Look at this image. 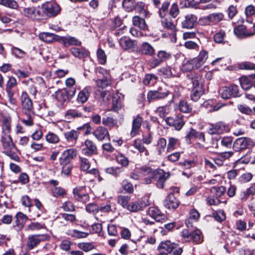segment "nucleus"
Here are the masks:
<instances>
[{
	"label": "nucleus",
	"instance_id": "1",
	"mask_svg": "<svg viewBox=\"0 0 255 255\" xmlns=\"http://www.w3.org/2000/svg\"><path fill=\"white\" fill-rule=\"evenodd\" d=\"M41 9L43 16L45 15L48 17H55L61 11L60 6L57 3L52 1L43 3L41 5Z\"/></svg>",
	"mask_w": 255,
	"mask_h": 255
},
{
	"label": "nucleus",
	"instance_id": "2",
	"mask_svg": "<svg viewBox=\"0 0 255 255\" xmlns=\"http://www.w3.org/2000/svg\"><path fill=\"white\" fill-rule=\"evenodd\" d=\"M21 14L25 17L32 20H39L43 17L41 7L31 6L23 8Z\"/></svg>",
	"mask_w": 255,
	"mask_h": 255
},
{
	"label": "nucleus",
	"instance_id": "3",
	"mask_svg": "<svg viewBox=\"0 0 255 255\" xmlns=\"http://www.w3.org/2000/svg\"><path fill=\"white\" fill-rule=\"evenodd\" d=\"M84 128H90L91 126L88 124H86L82 127H80L77 129H70L64 132V136L68 143H71L72 145H74L77 142L78 139L80 132L79 130H81Z\"/></svg>",
	"mask_w": 255,
	"mask_h": 255
},
{
	"label": "nucleus",
	"instance_id": "4",
	"mask_svg": "<svg viewBox=\"0 0 255 255\" xmlns=\"http://www.w3.org/2000/svg\"><path fill=\"white\" fill-rule=\"evenodd\" d=\"M20 99L23 115L29 116L30 114H33L34 111L32 102L29 98L26 92H23L22 93Z\"/></svg>",
	"mask_w": 255,
	"mask_h": 255
},
{
	"label": "nucleus",
	"instance_id": "5",
	"mask_svg": "<svg viewBox=\"0 0 255 255\" xmlns=\"http://www.w3.org/2000/svg\"><path fill=\"white\" fill-rule=\"evenodd\" d=\"M254 145L253 140L248 137H242L237 138L234 142L233 147L235 151H240Z\"/></svg>",
	"mask_w": 255,
	"mask_h": 255
},
{
	"label": "nucleus",
	"instance_id": "6",
	"mask_svg": "<svg viewBox=\"0 0 255 255\" xmlns=\"http://www.w3.org/2000/svg\"><path fill=\"white\" fill-rule=\"evenodd\" d=\"M48 239L49 237L46 234L31 235L27 238V246L29 250H32L41 242L45 241Z\"/></svg>",
	"mask_w": 255,
	"mask_h": 255
},
{
	"label": "nucleus",
	"instance_id": "7",
	"mask_svg": "<svg viewBox=\"0 0 255 255\" xmlns=\"http://www.w3.org/2000/svg\"><path fill=\"white\" fill-rule=\"evenodd\" d=\"M119 44L121 47L125 50L136 51L137 48V44L134 40L130 39L127 37H122L119 40Z\"/></svg>",
	"mask_w": 255,
	"mask_h": 255
},
{
	"label": "nucleus",
	"instance_id": "8",
	"mask_svg": "<svg viewBox=\"0 0 255 255\" xmlns=\"http://www.w3.org/2000/svg\"><path fill=\"white\" fill-rule=\"evenodd\" d=\"M229 130V127L224 123L220 122L210 126L208 132L210 134H221Z\"/></svg>",
	"mask_w": 255,
	"mask_h": 255
},
{
	"label": "nucleus",
	"instance_id": "9",
	"mask_svg": "<svg viewBox=\"0 0 255 255\" xmlns=\"http://www.w3.org/2000/svg\"><path fill=\"white\" fill-rule=\"evenodd\" d=\"M84 146L82 149L83 154L90 156L97 153V146L92 140L88 139L85 140Z\"/></svg>",
	"mask_w": 255,
	"mask_h": 255
},
{
	"label": "nucleus",
	"instance_id": "10",
	"mask_svg": "<svg viewBox=\"0 0 255 255\" xmlns=\"http://www.w3.org/2000/svg\"><path fill=\"white\" fill-rule=\"evenodd\" d=\"M77 155V150L70 148L64 151L60 157V163L62 165L68 164L71 160Z\"/></svg>",
	"mask_w": 255,
	"mask_h": 255
},
{
	"label": "nucleus",
	"instance_id": "11",
	"mask_svg": "<svg viewBox=\"0 0 255 255\" xmlns=\"http://www.w3.org/2000/svg\"><path fill=\"white\" fill-rule=\"evenodd\" d=\"M241 87L245 90H249L253 86L255 87V74L249 76H243L240 78Z\"/></svg>",
	"mask_w": 255,
	"mask_h": 255
},
{
	"label": "nucleus",
	"instance_id": "12",
	"mask_svg": "<svg viewBox=\"0 0 255 255\" xmlns=\"http://www.w3.org/2000/svg\"><path fill=\"white\" fill-rule=\"evenodd\" d=\"M166 123L171 127H173L177 130H180L184 125L181 115H178L175 118L168 117L165 120Z\"/></svg>",
	"mask_w": 255,
	"mask_h": 255
},
{
	"label": "nucleus",
	"instance_id": "13",
	"mask_svg": "<svg viewBox=\"0 0 255 255\" xmlns=\"http://www.w3.org/2000/svg\"><path fill=\"white\" fill-rule=\"evenodd\" d=\"M148 215L154 219L156 221L163 222L166 221L167 217L166 215L156 207H150L148 210Z\"/></svg>",
	"mask_w": 255,
	"mask_h": 255
},
{
	"label": "nucleus",
	"instance_id": "14",
	"mask_svg": "<svg viewBox=\"0 0 255 255\" xmlns=\"http://www.w3.org/2000/svg\"><path fill=\"white\" fill-rule=\"evenodd\" d=\"M149 205L148 201L144 199L132 202L128 208V210L131 212H136L142 210Z\"/></svg>",
	"mask_w": 255,
	"mask_h": 255
},
{
	"label": "nucleus",
	"instance_id": "15",
	"mask_svg": "<svg viewBox=\"0 0 255 255\" xmlns=\"http://www.w3.org/2000/svg\"><path fill=\"white\" fill-rule=\"evenodd\" d=\"M93 134L100 141H102L106 138L109 139L110 137L108 129L103 126L97 127L93 132Z\"/></svg>",
	"mask_w": 255,
	"mask_h": 255
},
{
	"label": "nucleus",
	"instance_id": "16",
	"mask_svg": "<svg viewBox=\"0 0 255 255\" xmlns=\"http://www.w3.org/2000/svg\"><path fill=\"white\" fill-rule=\"evenodd\" d=\"M164 206L169 209H175L179 205V201L175 197L173 192L170 193L164 201Z\"/></svg>",
	"mask_w": 255,
	"mask_h": 255
},
{
	"label": "nucleus",
	"instance_id": "17",
	"mask_svg": "<svg viewBox=\"0 0 255 255\" xmlns=\"http://www.w3.org/2000/svg\"><path fill=\"white\" fill-rule=\"evenodd\" d=\"M197 20V17L194 14H187L181 21V27L183 28L191 29L193 28Z\"/></svg>",
	"mask_w": 255,
	"mask_h": 255
},
{
	"label": "nucleus",
	"instance_id": "18",
	"mask_svg": "<svg viewBox=\"0 0 255 255\" xmlns=\"http://www.w3.org/2000/svg\"><path fill=\"white\" fill-rule=\"evenodd\" d=\"M143 122L142 118L139 115L133 117L132 128L130 132L131 137H134L138 134Z\"/></svg>",
	"mask_w": 255,
	"mask_h": 255
},
{
	"label": "nucleus",
	"instance_id": "19",
	"mask_svg": "<svg viewBox=\"0 0 255 255\" xmlns=\"http://www.w3.org/2000/svg\"><path fill=\"white\" fill-rule=\"evenodd\" d=\"M234 32L235 34L240 38H245L254 35V32L247 30L246 27L243 25H238L235 27Z\"/></svg>",
	"mask_w": 255,
	"mask_h": 255
},
{
	"label": "nucleus",
	"instance_id": "20",
	"mask_svg": "<svg viewBox=\"0 0 255 255\" xmlns=\"http://www.w3.org/2000/svg\"><path fill=\"white\" fill-rule=\"evenodd\" d=\"M59 42L62 43L65 47L71 45L80 46L81 42L74 37L70 36H59Z\"/></svg>",
	"mask_w": 255,
	"mask_h": 255
},
{
	"label": "nucleus",
	"instance_id": "21",
	"mask_svg": "<svg viewBox=\"0 0 255 255\" xmlns=\"http://www.w3.org/2000/svg\"><path fill=\"white\" fill-rule=\"evenodd\" d=\"M169 95L168 91H149L147 94V100L150 102L152 100L163 99Z\"/></svg>",
	"mask_w": 255,
	"mask_h": 255
},
{
	"label": "nucleus",
	"instance_id": "22",
	"mask_svg": "<svg viewBox=\"0 0 255 255\" xmlns=\"http://www.w3.org/2000/svg\"><path fill=\"white\" fill-rule=\"evenodd\" d=\"M207 58V52L203 50L200 52L199 55L197 57L192 59V63L194 64L195 69L200 68L205 63Z\"/></svg>",
	"mask_w": 255,
	"mask_h": 255
},
{
	"label": "nucleus",
	"instance_id": "23",
	"mask_svg": "<svg viewBox=\"0 0 255 255\" xmlns=\"http://www.w3.org/2000/svg\"><path fill=\"white\" fill-rule=\"evenodd\" d=\"M187 78L192 83L193 88H202V77L199 74L190 73L187 75Z\"/></svg>",
	"mask_w": 255,
	"mask_h": 255
},
{
	"label": "nucleus",
	"instance_id": "24",
	"mask_svg": "<svg viewBox=\"0 0 255 255\" xmlns=\"http://www.w3.org/2000/svg\"><path fill=\"white\" fill-rule=\"evenodd\" d=\"M59 36L49 32H41L38 35L40 40L47 43H51L55 41L59 42Z\"/></svg>",
	"mask_w": 255,
	"mask_h": 255
},
{
	"label": "nucleus",
	"instance_id": "25",
	"mask_svg": "<svg viewBox=\"0 0 255 255\" xmlns=\"http://www.w3.org/2000/svg\"><path fill=\"white\" fill-rule=\"evenodd\" d=\"M170 174L168 172H164L162 170L157 171V173L155 178L158 179L156 185L159 188H163L164 184L166 180L169 177Z\"/></svg>",
	"mask_w": 255,
	"mask_h": 255
},
{
	"label": "nucleus",
	"instance_id": "26",
	"mask_svg": "<svg viewBox=\"0 0 255 255\" xmlns=\"http://www.w3.org/2000/svg\"><path fill=\"white\" fill-rule=\"evenodd\" d=\"M139 51L141 54L149 56H152L155 54L154 48L146 42L142 43Z\"/></svg>",
	"mask_w": 255,
	"mask_h": 255
},
{
	"label": "nucleus",
	"instance_id": "27",
	"mask_svg": "<svg viewBox=\"0 0 255 255\" xmlns=\"http://www.w3.org/2000/svg\"><path fill=\"white\" fill-rule=\"evenodd\" d=\"M2 146L5 149L10 150L15 147L12 138L9 134H5L1 138Z\"/></svg>",
	"mask_w": 255,
	"mask_h": 255
},
{
	"label": "nucleus",
	"instance_id": "28",
	"mask_svg": "<svg viewBox=\"0 0 255 255\" xmlns=\"http://www.w3.org/2000/svg\"><path fill=\"white\" fill-rule=\"evenodd\" d=\"M72 54L75 57L83 58L88 56L89 52L85 48L72 47L70 49Z\"/></svg>",
	"mask_w": 255,
	"mask_h": 255
},
{
	"label": "nucleus",
	"instance_id": "29",
	"mask_svg": "<svg viewBox=\"0 0 255 255\" xmlns=\"http://www.w3.org/2000/svg\"><path fill=\"white\" fill-rule=\"evenodd\" d=\"M83 114L77 109H69L65 114V118L67 120L71 121L76 118H81Z\"/></svg>",
	"mask_w": 255,
	"mask_h": 255
},
{
	"label": "nucleus",
	"instance_id": "30",
	"mask_svg": "<svg viewBox=\"0 0 255 255\" xmlns=\"http://www.w3.org/2000/svg\"><path fill=\"white\" fill-rule=\"evenodd\" d=\"M90 95V89L89 88L86 87L81 91L77 98L78 102L81 104L85 103L88 99Z\"/></svg>",
	"mask_w": 255,
	"mask_h": 255
},
{
	"label": "nucleus",
	"instance_id": "31",
	"mask_svg": "<svg viewBox=\"0 0 255 255\" xmlns=\"http://www.w3.org/2000/svg\"><path fill=\"white\" fill-rule=\"evenodd\" d=\"M73 194L74 198L78 201L86 203L89 200L88 194L82 193L80 188H75L73 190Z\"/></svg>",
	"mask_w": 255,
	"mask_h": 255
},
{
	"label": "nucleus",
	"instance_id": "32",
	"mask_svg": "<svg viewBox=\"0 0 255 255\" xmlns=\"http://www.w3.org/2000/svg\"><path fill=\"white\" fill-rule=\"evenodd\" d=\"M224 15L221 13H213L205 17L204 19L208 22L218 23L223 20Z\"/></svg>",
	"mask_w": 255,
	"mask_h": 255
},
{
	"label": "nucleus",
	"instance_id": "33",
	"mask_svg": "<svg viewBox=\"0 0 255 255\" xmlns=\"http://www.w3.org/2000/svg\"><path fill=\"white\" fill-rule=\"evenodd\" d=\"M133 147L136 149L140 154V156L147 157L149 155L148 150L137 139H135L133 143Z\"/></svg>",
	"mask_w": 255,
	"mask_h": 255
},
{
	"label": "nucleus",
	"instance_id": "34",
	"mask_svg": "<svg viewBox=\"0 0 255 255\" xmlns=\"http://www.w3.org/2000/svg\"><path fill=\"white\" fill-rule=\"evenodd\" d=\"M174 245L169 241L162 242L158 246V250L159 251H166V253H170L174 249Z\"/></svg>",
	"mask_w": 255,
	"mask_h": 255
},
{
	"label": "nucleus",
	"instance_id": "35",
	"mask_svg": "<svg viewBox=\"0 0 255 255\" xmlns=\"http://www.w3.org/2000/svg\"><path fill=\"white\" fill-rule=\"evenodd\" d=\"M186 137L189 139L192 138H196L203 142H204L205 140V135L203 132L197 131L192 128L187 133Z\"/></svg>",
	"mask_w": 255,
	"mask_h": 255
},
{
	"label": "nucleus",
	"instance_id": "36",
	"mask_svg": "<svg viewBox=\"0 0 255 255\" xmlns=\"http://www.w3.org/2000/svg\"><path fill=\"white\" fill-rule=\"evenodd\" d=\"M95 95L97 97L101 99L102 101L105 103H108L111 99V94L108 91L98 89L95 92Z\"/></svg>",
	"mask_w": 255,
	"mask_h": 255
},
{
	"label": "nucleus",
	"instance_id": "37",
	"mask_svg": "<svg viewBox=\"0 0 255 255\" xmlns=\"http://www.w3.org/2000/svg\"><path fill=\"white\" fill-rule=\"evenodd\" d=\"M167 145V143L165 138L161 137L158 140L156 144V150L159 155H162L165 152Z\"/></svg>",
	"mask_w": 255,
	"mask_h": 255
},
{
	"label": "nucleus",
	"instance_id": "38",
	"mask_svg": "<svg viewBox=\"0 0 255 255\" xmlns=\"http://www.w3.org/2000/svg\"><path fill=\"white\" fill-rule=\"evenodd\" d=\"M135 9L143 17H148L150 16V13L147 10L146 6L141 2L137 3Z\"/></svg>",
	"mask_w": 255,
	"mask_h": 255
},
{
	"label": "nucleus",
	"instance_id": "39",
	"mask_svg": "<svg viewBox=\"0 0 255 255\" xmlns=\"http://www.w3.org/2000/svg\"><path fill=\"white\" fill-rule=\"evenodd\" d=\"M103 125L109 128H112L117 125V121L112 117L107 116L102 119Z\"/></svg>",
	"mask_w": 255,
	"mask_h": 255
},
{
	"label": "nucleus",
	"instance_id": "40",
	"mask_svg": "<svg viewBox=\"0 0 255 255\" xmlns=\"http://www.w3.org/2000/svg\"><path fill=\"white\" fill-rule=\"evenodd\" d=\"M132 23L134 26L138 27L141 29H146L147 25L144 18L139 16H134L132 17Z\"/></svg>",
	"mask_w": 255,
	"mask_h": 255
},
{
	"label": "nucleus",
	"instance_id": "41",
	"mask_svg": "<svg viewBox=\"0 0 255 255\" xmlns=\"http://www.w3.org/2000/svg\"><path fill=\"white\" fill-rule=\"evenodd\" d=\"M95 82L98 89H101V90L106 88L111 84V81L108 76L104 77L102 79H99L96 80Z\"/></svg>",
	"mask_w": 255,
	"mask_h": 255
},
{
	"label": "nucleus",
	"instance_id": "42",
	"mask_svg": "<svg viewBox=\"0 0 255 255\" xmlns=\"http://www.w3.org/2000/svg\"><path fill=\"white\" fill-rule=\"evenodd\" d=\"M67 94L64 89L59 90L55 92V97L56 100L62 104L68 99Z\"/></svg>",
	"mask_w": 255,
	"mask_h": 255
},
{
	"label": "nucleus",
	"instance_id": "43",
	"mask_svg": "<svg viewBox=\"0 0 255 255\" xmlns=\"http://www.w3.org/2000/svg\"><path fill=\"white\" fill-rule=\"evenodd\" d=\"M179 144V139L173 137H170L168 138V142L167 145V152H170L174 150Z\"/></svg>",
	"mask_w": 255,
	"mask_h": 255
},
{
	"label": "nucleus",
	"instance_id": "44",
	"mask_svg": "<svg viewBox=\"0 0 255 255\" xmlns=\"http://www.w3.org/2000/svg\"><path fill=\"white\" fill-rule=\"evenodd\" d=\"M45 228L44 224H42L38 222H33L27 225L25 230L26 231H34L45 229Z\"/></svg>",
	"mask_w": 255,
	"mask_h": 255
},
{
	"label": "nucleus",
	"instance_id": "45",
	"mask_svg": "<svg viewBox=\"0 0 255 255\" xmlns=\"http://www.w3.org/2000/svg\"><path fill=\"white\" fill-rule=\"evenodd\" d=\"M255 194V184H252L251 186L247 189V190L243 192V196L241 197L242 201H245L248 198L252 195L253 196Z\"/></svg>",
	"mask_w": 255,
	"mask_h": 255
},
{
	"label": "nucleus",
	"instance_id": "46",
	"mask_svg": "<svg viewBox=\"0 0 255 255\" xmlns=\"http://www.w3.org/2000/svg\"><path fill=\"white\" fill-rule=\"evenodd\" d=\"M105 171L106 173L111 174L115 176H118L121 173L123 172L124 169L122 167H111L107 168L105 169Z\"/></svg>",
	"mask_w": 255,
	"mask_h": 255
},
{
	"label": "nucleus",
	"instance_id": "47",
	"mask_svg": "<svg viewBox=\"0 0 255 255\" xmlns=\"http://www.w3.org/2000/svg\"><path fill=\"white\" fill-rule=\"evenodd\" d=\"M0 4L14 9L18 7V3L14 0H0Z\"/></svg>",
	"mask_w": 255,
	"mask_h": 255
},
{
	"label": "nucleus",
	"instance_id": "48",
	"mask_svg": "<svg viewBox=\"0 0 255 255\" xmlns=\"http://www.w3.org/2000/svg\"><path fill=\"white\" fill-rule=\"evenodd\" d=\"M130 200V197L128 196H119L118 197L117 202L118 204L121 205L124 208L128 210V208L129 204H128Z\"/></svg>",
	"mask_w": 255,
	"mask_h": 255
},
{
	"label": "nucleus",
	"instance_id": "49",
	"mask_svg": "<svg viewBox=\"0 0 255 255\" xmlns=\"http://www.w3.org/2000/svg\"><path fill=\"white\" fill-rule=\"evenodd\" d=\"M203 94V90L202 88H193L192 93L191 94V99L193 101L196 102L200 98Z\"/></svg>",
	"mask_w": 255,
	"mask_h": 255
},
{
	"label": "nucleus",
	"instance_id": "50",
	"mask_svg": "<svg viewBox=\"0 0 255 255\" xmlns=\"http://www.w3.org/2000/svg\"><path fill=\"white\" fill-rule=\"evenodd\" d=\"M68 234L72 237L76 238H84L88 236V233L76 230H69Z\"/></svg>",
	"mask_w": 255,
	"mask_h": 255
},
{
	"label": "nucleus",
	"instance_id": "51",
	"mask_svg": "<svg viewBox=\"0 0 255 255\" xmlns=\"http://www.w3.org/2000/svg\"><path fill=\"white\" fill-rule=\"evenodd\" d=\"M112 103V109L114 111H118L122 107L121 100L118 95H114L113 97Z\"/></svg>",
	"mask_w": 255,
	"mask_h": 255
},
{
	"label": "nucleus",
	"instance_id": "52",
	"mask_svg": "<svg viewBox=\"0 0 255 255\" xmlns=\"http://www.w3.org/2000/svg\"><path fill=\"white\" fill-rule=\"evenodd\" d=\"M141 169L142 176H156L157 173V171L153 170L149 167L142 166Z\"/></svg>",
	"mask_w": 255,
	"mask_h": 255
},
{
	"label": "nucleus",
	"instance_id": "53",
	"mask_svg": "<svg viewBox=\"0 0 255 255\" xmlns=\"http://www.w3.org/2000/svg\"><path fill=\"white\" fill-rule=\"evenodd\" d=\"M157 77L153 74H146L143 80L145 85H153L156 81Z\"/></svg>",
	"mask_w": 255,
	"mask_h": 255
},
{
	"label": "nucleus",
	"instance_id": "54",
	"mask_svg": "<svg viewBox=\"0 0 255 255\" xmlns=\"http://www.w3.org/2000/svg\"><path fill=\"white\" fill-rule=\"evenodd\" d=\"M174 69H172L169 66H166L165 67L161 68L159 71L161 72L166 77H171L173 76H176L175 72H173Z\"/></svg>",
	"mask_w": 255,
	"mask_h": 255
},
{
	"label": "nucleus",
	"instance_id": "55",
	"mask_svg": "<svg viewBox=\"0 0 255 255\" xmlns=\"http://www.w3.org/2000/svg\"><path fill=\"white\" fill-rule=\"evenodd\" d=\"M179 109L181 112L188 113L191 111V108L185 100H181L179 103Z\"/></svg>",
	"mask_w": 255,
	"mask_h": 255
},
{
	"label": "nucleus",
	"instance_id": "56",
	"mask_svg": "<svg viewBox=\"0 0 255 255\" xmlns=\"http://www.w3.org/2000/svg\"><path fill=\"white\" fill-rule=\"evenodd\" d=\"M180 4L182 7L196 8L198 7L199 3L196 2L194 0H185L181 1Z\"/></svg>",
	"mask_w": 255,
	"mask_h": 255
},
{
	"label": "nucleus",
	"instance_id": "57",
	"mask_svg": "<svg viewBox=\"0 0 255 255\" xmlns=\"http://www.w3.org/2000/svg\"><path fill=\"white\" fill-rule=\"evenodd\" d=\"M211 192L215 194L217 197H221L225 194L226 192V188L223 186L219 187L215 186L211 188Z\"/></svg>",
	"mask_w": 255,
	"mask_h": 255
},
{
	"label": "nucleus",
	"instance_id": "58",
	"mask_svg": "<svg viewBox=\"0 0 255 255\" xmlns=\"http://www.w3.org/2000/svg\"><path fill=\"white\" fill-rule=\"evenodd\" d=\"M213 218L218 222L221 223L226 219V215L223 210H219L212 213Z\"/></svg>",
	"mask_w": 255,
	"mask_h": 255
},
{
	"label": "nucleus",
	"instance_id": "59",
	"mask_svg": "<svg viewBox=\"0 0 255 255\" xmlns=\"http://www.w3.org/2000/svg\"><path fill=\"white\" fill-rule=\"evenodd\" d=\"M157 57L162 62L167 61L171 57V54L164 50H160L157 53Z\"/></svg>",
	"mask_w": 255,
	"mask_h": 255
},
{
	"label": "nucleus",
	"instance_id": "60",
	"mask_svg": "<svg viewBox=\"0 0 255 255\" xmlns=\"http://www.w3.org/2000/svg\"><path fill=\"white\" fill-rule=\"evenodd\" d=\"M78 247L85 252H89L94 248V246L91 243H80L78 244Z\"/></svg>",
	"mask_w": 255,
	"mask_h": 255
},
{
	"label": "nucleus",
	"instance_id": "61",
	"mask_svg": "<svg viewBox=\"0 0 255 255\" xmlns=\"http://www.w3.org/2000/svg\"><path fill=\"white\" fill-rule=\"evenodd\" d=\"M46 140L50 143H56L59 141V138L57 134L53 132H49L46 135Z\"/></svg>",
	"mask_w": 255,
	"mask_h": 255
},
{
	"label": "nucleus",
	"instance_id": "62",
	"mask_svg": "<svg viewBox=\"0 0 255 255\" xmlns=\"http://www.w3.org/2000/svg\"><path fill=\"white\" fill-rule=\"evenodd\" d=\"M118 163L124 167H127L128 165V160L124 154H119L116 157Z\"/></svg>",
	"mask_w": 255,
	"mask_h": 255
},
{
	"label": "nucleus",
	"instance_id": "63",
	"mask_svg": "<svg viewBox=\"0 0 255 255\" xmlns=\"http://www.w3.org/2000/svg\"><path fill=\"white\" fill-rule=\"evenodd\" d=\"M220 93L221 98L224 99H229L232 96L229 87H223L220 89Z\"/></svg>",
	"mask_w": 255,
	"mask_h": 255
},
{
	"label": "nucleus",
	"instance_id": "64",
	"mask_svg": "<svg viewBox=\"0 0 255 255\" xmlns=\"http://www.w3.org/2000/svg\"><path fill=\"white\" fill-rule=\"evenodd\" d=\"M86 210L89 213L95 214L99 211V207L96 204L90 203L86 206Z\"/></svg>",
	"mask_w": 255,
	"mask_h": 255
}]
</instances>
